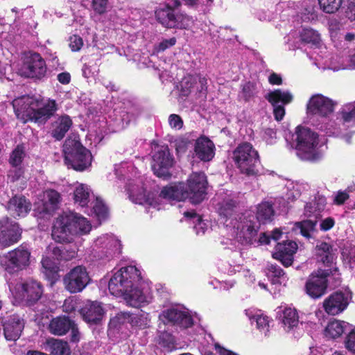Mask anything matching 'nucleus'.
<instances>
[{
	"mask_svg": "<svg viewBox=\"0 0 355 355\" xmlns=\"http://www.w3.org/2000/svg\"><path fill=\"white\" fill-rule=\"evenodd\" d=\"M73 124L71 117L67 114H62L56 117L51 124V136L57 141L62 140Z\"/></svg>",
	"mask_w": 355,
	"mask_h": 355,
	"instance_id": "26",
	"label": "nucleus"
},
{
	"mask_svg": "<svg viewBox=\"0 0 355 355\" xmlns=\"http://www.w3.org/2000/svg\"><path fill=\"white\" fill-rule=\"evenodd\" d=\"M299 33L300 40L304 43L315 46L320 42V34L313 28L303 27Z\"/></svg>",
	"mask_w": 355,
	"mask_h": 355,
	"instance_id": "41",
	"label": "nucleus"
},
{
	"mask_svg": "<svg viewBox=\"0 0 355 355\" xmlns=\"http://www.w3.org/2000/svg\"><path fill=\"white\" fill-rule=\"evenodd\" d=\"M92 229L89 222L76 213L64 214L57 218L52 230V238L58 243H71L73 236L86 234Z\"/></svg>",
	"mask_w": 355,
	"mask_h": 355,
	"instance_id": "3",
	"label": "nucleus"
},
{
	"mask_svg": "<svg viewBox=\"0 0 355 355\" xmlns=\"http://www.w3.org/2000/svg\"><path fill=\"white\" fill-rule=\"evenodd\" d=\"M0 227L2 228L0 233V245L2 247H9L21 239V229L8 217L0 219Z\"/></svg>",
	"mask_w": 355,
	"mask_h": 355,
	"instance_id": "16",
	"label": "nucleus"
},
{
	"mask_svg": "<svg viewBox=\"0 0 355 355\" xmlns=\"http://www.w3.org/2000/svg\"><path fill=\"white\" fill-rule=\"evenodd\" d=\"M17 117L24 123L28 121L44 124L58 110L55 100H44L40 96H22L12 101Z\"/></svg>",
	"mask_w": 355,
	"mask_h": 355,
	"instance_id": "1",
	"label": "nucleus"
},
{
	"mask_svg": "<svg viewBox=\"0 0 355 355\" xmlns=\"http://www.w3.org/2000/svg\"><path fill=\"white\" fill-rule=\"evenodd\" d=\"M123 296L127 302L132 306H137L146 301L145 295L141 290L138 288L137 284L130 288L127 294H124Z\"/></svg>",
	"mask_w": 355,
	"mask_h": 355,
	"instance_id": "37",
	"label": "nucleus"
},
{
	"mask_svg": "<svg viewBox=\"0 0 355 355\" xmlns=\"http://www.w3.org/2000/svg\"><path fill=\"white\" fill-rule=\"evenodd\" d=\"M73 321L68 317L59 316L53 318L49 324V329L51 334L58 336L66 334L72 327Z\"/></svg>",
	"mask_w": 355,
	"mask_h": 355,
	"instance_id": "32",
	"label": "nucleus"
},
{
	"mask_svg": "<svg viewBox=\"0 0 355 355\" xmlns=\"http://www.w3.org/2000/svg\"><path fill=\"white\" fill-rule=\"evenodd\" d=\"M320 6L327 13H334L342 4V0H318Z\"/></svg>",
	"mask_w": 355,
	"mask_h": 355,
	"instance_id": "48",
	"label": "nucleus"
},
{
	"mask_svg": "<svg viewBox=\"0 0 355 355\" xmlns=\"http://www.w3.org/2000/svg\"><path fill=\"white\" fill-rule=\"evenodd\" d=\"M330 274L335 273L330 270H318L312 272L306 282V294L313 299L320 298L326 294L328 286L327 277Z\"/></svg>",
	"mask_w": 355,
	"mask_h": 355,
	"instance_id": "11",
	"label": "nucleus"
},
{
	"mask_svg": "<svg viewBox=\"0 0 355 355\" xmlns=\"http://www.w3.org/2000/svg\"><path fill=\"white\" fill-rule=\"evenodd\" d=\"M94 257L99 259L112 257L121 252L120 241L112 234H104L94 241Z\"/></svg>",
	"mask_w": 355,
	"mask_h": 355,
	"instance_id": "14",
	"label": "nucleus"
},
{
	"mask_svg": "<svg viewBox=\"0 0 355 355\" xmlns=\"http://www.w3.org/2000/svg\"><path fill=\"white\" fill-rule=\"evenodd\" d=\"M89 280L86 268L82 266L73 268L63 278L64 288L71 293L82 291L89 284Z\"/></svg>",
	"mask_w": 355,
	"mask_h": 355,
	"instance_id": "13",
	"label": "nucleus"
},
{
	"mask_svg": "<svg viewBox=\"0 0 355 355\" xmlns=\"http://www.w3.org/2000/svg\"><path fill=\"white\" fill-rule=\"evenodd\" d=\"M233 159L242 173L248 175L258 173L259 155L251 144L245 142L239 144L233 152Z\"/></svg>",
	"mask_w": 355,
	"mask_h": 355,
	"instance_id": "8",
	"label": "nucleus"
},
{
	"mask_svg": "<svg viewBox=\"0 0 355 355\" xmlns=\"http://www.w3.org/2000/svg\"><path fill=\"white\" fill-rule=\"evenodd\" d=\"M345 13L349 19L351 21L355 20V0H348V5Z\"/></svg>",
	"mask_w": 355,
	"mask_h": 355,
	"instance_id": "63",
	"label": "nucleus"
},
{
	"mask_svg": "<svg viewBox=\"0 0 355 355\" xmlns=\"http://www.w3.org/2000/svg\"><path fill=\"white\" fill-rule=\"evenodd\" d=\"M207 178L204 173H193L187 180L186 189L188 190L189 198L193 204L201 202L206 195Z\"/></svg>",
	"mask_w": 355,
	"mask_h": 355,
	"instance_id": "15",
	"label": "nucleus"
},
{
	"mask_svg": "<svg viewBox=\"0 0 355 355\" xmlns=\"http://www.w3.org/2000/svg\"><path fill=\"white\" fill-rule=\"evenodd\" d=\"M257 93L256 84L248 82L242 87V90L240 93V97L243 98L245 101H249L253 98Z\"/></svg>",
	"mask_w": 355,
	"mask_h": 355,
	"instance_id": "50",
	"label": "nucleus"
},
{
	"mask_svg": "<svg viewBox=\"0 0 355 355\" xmlns=\"http://www.w3.org/2000/svg\"><path fill=\"white\" fill-rule=\"evenodd\" d=\"M173 165V159L166 146H157L153 155L152 169L154 174L164 180L171 177L170 168Z\"/></svg>",
	"mask_w": 355,
	"mask_h": 355,
	"instance_id": "12",
	"label": "nucleus"
},
{
	"mask_svg": "<svg viewBox=\"0 0 355 355\" xmlns=\"http://www.w3.org/2000/svg\"><path fill=\"white\" fill-rule=\"evenodd\" d=\"M286 141L291 148L296 150L299 158L305 161H317L322 157L318 148V135L310 128L299 125L293 134L288 133Z\"/></svg>",
	"mask_w": 355,
	"mask_h": 355,
	"instance_id": "2",
	"label": "nucleus"
},
{
	"mask_svg": "<svg viewBox=\"0 0 355 355\" xmlns=\"http://www.w3.org/2000/svg\"><path fill=\"white\" fill-rule=\"evenodd\" d=\"M64 162L68 168L83 171L91 166L92 154L76 138H68L63 145Z\"/></svg>",
	"mask_w": 355,
	"mask_h": 355,
	"instance_id": "5",
	"label": "nucleus"
},
{
	"mask_svg": "<svg viewBox=\"0 0 355 355\" xmlns=\"http://www.w3.org/2000/svg\"><path fill=\"white\" fill-rule=\"evenodd\" d=\"M266 98L273 106V113L275 119L281 121L285 115L284 105L292 101L293 95L288 91L275 89L270 92Z\"/></svg>",
	"mask_w": 355,
	"mask_h": 355,
	"instance_id": "20",
	"label": "nucleus"
},
{
	"mask_svg": "<svg viewBox=\"0 0 355 355\" xmlns=\"http://www.w3.org/2000/svg\"><path fill=\"white\" fill-rule=\"evenodd\" d=\"M7 209L14 216H25L31 209V204L22 196H15L8 202Z\"/></svg>",
	"mask_w": 355,
	"mask_h": 355,
	"instance_id": "31",
	"label": "nucleus"
},
{
	"mask_svg": "<svg viewBox=\"0 0 355 355\" xmlns=\"http://www.w3.org/2000/svg\"><path fill=\"white\" fill-rule=\"evenodd\" d=\"M349 331V332L345 340V345L349 351L355 353V330L350 329Z\"/></svg>",
	"mask_w": 355,
	"mask_h": 355,
	"instance_id": "59",
	"label": "nucleus"
},
{
	"mask_svg": "<svg viewBox=\"0 0 355 355\" xmlns=\"http://www.w3.org/2000/svg\"><path fill=\"white\" fill-rule=\"evenodd\" d=\"M234 228L236 230V237L243 245L253 244H268L269 236L266 233H261L257 237L260 225L252 213H245L241 218L239 221L236 222Z\"/></svg>",
	"mask_w": 355,
	"mask_h": 355,
	"instance_id": "4",
	"label": "nucleus"
},
{
	"mask_svg": "<svg viewBox=\"0 0 355 355\" xmlns=\"http://www.w3.org/2000/svg\"><path fill=\"white\" fill-rule=\"evenodd\" d=\"M297 245L292 241L278 243L272 257L279 260L284 266H290L293 262V255L296 252Z\"/></svg>",
	"mask_w": 355,
	"mask_h": 355,
	"instance_id": "23",
	"label": "nucleus"
},
{
	"mask_svg": "<svg viewBox=\"0 0 355 355\" xmlns=\"http://www.w3.org/2000/svg\"><path fill=\"white\" fill-rule=\"evenodd\" d=\"M160 196L168 200L182 201L189 198V193L186 189V184L179 182L164 187L161 191Z\"/></svg>",
	"mask_w": 355,
	"mask_h": 355,
	"instance_id": "30",
	"label": "nucleus"
},
{
	"mask_svg": "<svg viewBox=\"0 0 355 355\" xmlns=\"http://www.w3.org/2000/svg\"><path fill=\"white\" fill-rule=\"evenodd\" d=\"M78 253L76 245L55 247L53 249V254L57 259L69 261L75 258Z\"/></svg>",
	"mask_w": 355,
	"mask_h": 355,
	"instance_id": "36",
	"label": "nucleus"
},
{
	"mask_svg": "<svg viewBox=\"0 0 355 355\" xmlns=\"http://www.w3.org/2000/svg\"><path fill=\"white\" fill-rule=\"evenodd\" d=\"M164 323H171L182 328H188L193 324V319L186 311L176 308L168 309L159 316Z\"/></svg>",
	"mask_w": 355,
	"mask_h": 355,
	"instance_id": "22",
	"label": "nucleus"
},
{
	"mask_svg": "<svg viewBox=\"0 0 355 355\" xmlns=\"http://www.w3.org/2000/svg\"><path fill=\"white\" fill-rule=\"evenodd\" d=\"M214 144L207 137L198 138L195 144L196 156L202 161H210L214 156Z\"/></svg>",
	"mask_w": 355,
	"mask_h": 355,
	"instance_id": "29",
	"label": "nucleus"
},
{
	"mask_svg": "<svg viewBox=\"0 0 355 355\" xmlns=\"http://www.w3.org/2000/svg\"><path fill=\"white\" fill-rule=\"evenodd\" d=\"M334 103L322 94H315L309 99L306 106L307 113L318 115L324 121L334 112Z\"/></svg>",
	"mask_w": 355,
	"mask_h": 355,
	"instance_id": "17",
	"label": "nucleus"
},
{
	"mask_svg": "<svg viewBox=\"0 0 355 355\" xmlns=\"http://www.w3.org/2000/svg\"><path fill=\"white\" fill-rule=\"evenodd\" d=\"M282 323L286 331L297 328L299 324V317L295 309L286 308L283 311Z\"/></svg>",
	"mask_w": 355,
	"mask_h": 355,
	"instance_id": "38",
	"label": "nucleus"
},
{
	"mask_svg": "<svg viewBox=\"0 0 355 355\" xmlns=\"http://www.w3.org/2000/svg\"><path fill=\"white\" fill-rule=\"evenodd\" d=\"M342 119L344 122L349 123L355 121V104L346 105L342 112Z\"/></svg>",
	"mask_w": 355,
	"mask_h": 355,
	"instance_id": "54",
	"label": "nucleus"
},
{
	"mask_svg": "<svg viewBox=\"0 0 355 355\" xmlns=\"http://www.w3.org/2000/svg\"><path fill=\"white\" fill-rule=\"evenodd\" d=\"M141 279V273L135 266L123 267L110 279L108 288L112 295L116 297L123 296Z\"/></svg>",
	"mask_w": 355,
	"mask_h": 355,
	"instance_id": "7",
	"label": "nucleus"
},
{
	"mask_svg": "<svg viewBox=\"0 0 355 355\" xmlns=\"http://www.w3.org/2000/svg\"><path fill=\"white\" fill-rule=\"evenodd\" d=\"M251 324L256 323V327L259 331L264 334L265 336H268L270 329V320L268 318L263 315H256L250 318Z\"/></svg>",
	"mask_w": 355,
	"mask_h": 355,
	"instance_id": "44",
	"label": "nucleus"
},
{
	"mask_svg": "<svg viewBox=\"0 0 355 355\" xmlns=\"http://www.w3.org/2000/svg\"><path fill=\"white\" fill-rule=\"evenodd\" d=\"M69 45L72 51H78L83 45V39L77 35H73L69 37Z\"/></svg>",
	"mask_w": 355,
	"mask_h": 355,
	"instance_id": "56",
	"label": "nucleus"
},
{
	"mask_svg": "<svg viewBox=\"0 0 355 355\" xmlns=\"http://www.w3.org/2000/svg\"><path fill=\"white\" fill-rule=\"evenodd\" d=\"M326 204V198L322 196H318L313 200L306 203L304 214L309 219L295 223L293 230L299 232L306 238H311L316 232L317 219L321 216Z\"/></svg>",
	"mask_w": 355,
	"mask_h": 355,
	"instance_id": "6",
	"label": "nucleus"
},
{
	"mask_svg": "<svg viewBox=\"0 0 355 355\" xmlns=\"http://www.w3.org/2000/svg\"><path fill=\"white\" fill-rule=\"evenodd\" d=\"M45 198L46 202L51 205L50 207H46L44 208L46 212L53 210L60 200V193L55 190H47L45 193Z\"/></svg>",
	"mask_w": 355,
	"mask_h": 355,
	"instance_id": "49",
	"label": "nucleus"
},
{
	"mask_svg": "<svg viewBox=\"0 0 355 355\" xmlns=\"http://www.w3.org/2000/svg\"><path fill=\"white\" fill-rule=\"evenodd\" d=\"M92 191L90 188L85 184H77L73 191V200L75 203L81 207L88 205Z\"/></svg>",
	"mask_w": 355,
	"mask_h": 355,
	"instance_id": "35",
	"label": "nucleus"
},
{
	"mask_svg": "<svg viewBox=\"0 0 355 355\" xmlns=\"http://www.w3.org/2000/svg\"><path fill=\"white\" fill-rule=\"evenodd\" d=\"M266 275L273 284H281L286 282L287 279L285 272L281 267L275 264H270L268 266Z\"/></svg>",
	"mask_w": 355,
	"mask_h": 355,
	"instance_id": "40",
	"label": "nucleus"
},
{
	"mask_svg": "<svg viewBox=\"0 0 355 355\" xmlns=\"http://www.w3.org/2000/svg\"><path fill=\"white\" fill-rule=\"evenodd\" d=\"M24 327V320L19 315H12L3 324L5 338L8 340H17L20 337Z\"/></svg>",
	"mask_w": 355,
	"mask_h": 355,
	"instance_id": "27",
	"label": "nucleus"
},
{
	"mask_svg": "<svg viewBox=\"0 0 355 355\" xmlns=\"http://www.w3.org/2000/svg\"><path fill=\"white\" fill-rule=\"evenodd\" d=\"M157 21L168 28L188 29L193 22V19L178 10L173 8L169 4L155 11Z\"/></svg>",
	"mask_w": 355,
	"mask_h": 355,
	"instance_id": "9",
	"label": "nucleus"
},
{
	"mask_svg": "<svg viewBox=\"0 0 355 355\" xmlns=\"http://www.w3.org/2000/svg\"><path fill=\"white\" fill-rule=\"evenodd\" d=\"M264 139L268 144H273L277 139L276 131L272 128H266L263 135Z\"/></svg>",
	"mask_w": 355,
	"mask_h": 355,
	"instance_id": "60",
	"label": "nucleus"
},
{
	"mask_svg": "<svg viewBox=\"0 0 355 355\" xmlns=\"http://www.w3.org/2000/svg\"><path fill=\"white\" fill-rule=\"evenodd\" d=\"M52 355H70V348L67 342L61 340H53L50 343Z\"/></svg>",
	"mask_w": 355,
	"mask_h": 355,
	"instance_id": "43",
	"label": "nucleus"
},
{
	"mask_svg": "<svg viewBox=\"0 0 355 355\" xmlns=\"http://www.w3.org/2000/svg\"><path fill=\"white\" fill-rule=\"evenodd\" d=\"M316 253L319 261L324 264L329 265L333 263L334 255L332 253V248L329 244L322 242L317 245Z\"/></svg>",
	"mask_w": 355,
	"mask_h": 355,
	"instance_id": "39",
	"label": "nucleus"
},
{
	"mask_svg": "<svg viewBox=\"0 0 355 355\" xmlns=\"http://www.w3.org/2000/svg\"><path fill=\"white\" fill-rule=\"evenodd\" d=\"M80 314L87 324L97 325L101 323L105 311L100 302L88 301L81 309Z\"/></svg>",
	"mask_w": 355,
	"mask_h": 355,
	"instance_id": "24",
	"label": "nucleus"
},
{
	"mask_svg": "<svg viewBox=\"0 0 355 355\" xmlns=\"http://www.w3.org/2000/svg\"><path fill=\"white\" fill-rule=\"evenodd\" d=\"M350 299L349 293L335 292L324 301L323 307L328 314L335 315L347 308Z\"/></svg>",
	"mask_w": 355,
	"mask_h": 355,
	"instance_id": "21",
	"label": "nucleus"
},
{
	"mask_svg": "<svg viewBox=\"0 0 355 355\" xmlns=\"http://www.w3.org/2000/svg\"><path fill=\"white\" fill-rule=\"evenodd\" d=\"M129 192L130 198L135 203L143 204L146 201V195L144 192H140L137 195L130 189L129 190Z\"/></svg>",
	"mask_w": 355,
	"mask_h": 355,
	"instance_id": "62",
	"label": "nucleus"
},
{
	"mask_svg": "<svg viewBox=\"0 0 355 355\" xmlns=\"http://www.w3.org/2000/svg\"><path fill=\"white\" fill-rule=\"evenodd\" d=\"M108 0H92L94 10L101 15L106 12Z\"/></svg>",
	"mask_w": 355,
	"mask_h": 355,
	"instance_id": "58",
	"label": "nucleus"
},
{
	"mask_svg": "<svg viewBox=\"0 0 355 355\" xmlns=\"http://www.w3.org/2000/svg\"><path fill=\"white\" fill-rule=\"evenodd\" d=\"M168 123L171 128L180 130L183 126L182 118L175 114H172L168 116Z\"/></svg>",
	"mask_w": 355,
	"mask_h": 355,
	"instance_id": "57",
	"label": "nucleus"
},
{
	"mask_svg": "<svg viewBox=\"0 0 355 355\" xmlns=\"http://www.w3.org/2000/svg\"><path fill=\"white\" fill-rule=\"evenodd\" d=\"M334 224H335V221H334V218H332L331 217H328V218L324 219L323 220H322V222L320 223V229L322 231H328L334 227Z\"/></svg>",
	"mask_w": 355,
	"mask_h": 355,
	"instance_id": "64",
	"label": "nucleus"
},
{
	"mask_svg": "<svg viewBox=\"0 0 355 355\" xmlns=\"http://www.w3.org/2000/svg\"><path fill=\"white\" fill-rule=\"evenodd\" d=\"M350 197L354 199L352 207L355 209V183L349 185L345 191H338L334 197V202L343 205Z\"/></svg>",
	"mask_w": 355,
	"mask_h": 355,
	"instance_id": "42",
	"label": "nucleus"
},
{
	"mask_svg": "<svg viewBox=\"0 0 355 355\" xmlns=\"http://www.w3.org/2000/svg\"><path fill=\"white\" fill-rule=\"evenodd\" d=\"M148 314L147 313H130L128 312H121L118 313L114 318L111 320V324H125L129 323L132 326L145 328L149 322Z\"/></svg>",
	"mask_w": 355,
	"mask_h": 355,
	"instance_id": "25",
	"label": "nucleus"
},
{
	"mask_svg": "<svg viewBox=\"0 0 355 355\" xmlns=\"http://www.w3.org/2000/svg\"><path fill=\"white\" fill-rule=\"evenodd\" d=\"M31 252L21 245L1 257L0 264L8 273L13 274L26 269L30 264Z\"/></svg>",
	"mask_w": 355,
	"mask_h": 355,
	"instance_id": "10",
	"label": "nucleus"
},
{
	"mask_svg": "<svg viewBox=\"0 0 355 355\" xmlns=\"http://www.w3.org/2000/svg\"><path fill=\"white\" fill-rule=\"evenodd\" d=\"M17 289L19 291L18 297L29 306L37 304L43 293L42 284L33 280L18 284Z\"/></svg>",
	"mask_w": 355,
	"mask_h": 355,
	"instance_id": "18",
	"label": "nucleus"
},
{
	"mask_svg": "<svg viewBox=\"0 0 355 355\" xmlns=\"http://www.w3.org/2000/svg\"><path fill=\"white\" fill-rule=\"evenodd\" d=\"M275 211L272 205L269 202H262L257 207L256 220L259 225L270 223L272 220Z\"/></svg>",
	"mask_w": 355,
	"mask_h": 355,
	"instance_id": "34",
	"label": "nucleus"
},
{
	"mask_svg": "<svg viewBox=\"0 0 355 355\" xmlns=\"http://www.w3.org/2000/svg\"><path fill=\"white\" fill-rule=\"evenodd\" d=\"M176 38L174 37L170 39H164L155 45V49L157 52L164 51L167 49L174 46L176 44Z\"/></svg>",
	"mask_w": 355,
	"mask_h": 355,
	"instance_id": "55",
	"label": "nucleus"
},
{
	"mask_svg": "<svg viewBox=\"0 0 355 355\" xmlns=\"http://www.w3.org/2000/svg\"><path fill=\"white\" fill-rule=\"evenodd\" d=\"M93 209L96 215L99 218L104 219L106 218L108 212V209L107 207L104 203V202L101 198H96L94 205L93 206Z\"/></svg>",
	"mask_w": 355,
	"mask_h": 355,
	"instance_id": "51",
	"label": "nucleus"
},
{
	"mask_svg": "<svg viewBox=\"0 0 355 355\" xmlns=\"http://www.w3.org/2000/svg\"><path fill=\"white\" fill-rule=\"evenodd\" d=\"M349 330H350L349 323L345 321L334 320L328 323L325 328L324 335L327 338L335 339Z\"/></svg>",
	"mask_w": 355,
	"mask_h": 355,
	"instance_id": "33",
	"label": "nucleus"
},
{
	"mask_svg": "<svg viewBox=\"0 0 355 355\" xmlns=\"http://www.w3.org/2000/svg\"><path fill=\"white\" fill-rule=\"evenodd\" d=\"M24 148L23 146L18 145L12 152L9 162L13 167L19 166L24 157Z\"/></svg>",
	"mask_w": 355,
	"mask_h": 355,
	"instance_id": "46",
	"label": "nucleus"
},
{
	"mask_svg": "<svg viewBox=\"0 0 355 355\" xmlns=\"http://www.w3.org/2000/svg\"><path fill=\"white\" fill-rule=\"evenodd\" d=\"M159 340L163 343L164 345H168L174 343V338L172 334L166 331H159Z\"/></svg>",
	"mask_w": 355,
	"mask_h": 355,
	"instance_id": "61",
	"label": "nucleus"
},
{
	"mask_svg": "<svg viewBox=\"0 0 355 355\" xmlns=\"http://www.w3.org/2000/svg\"><path fill=\"white\" fill-rule=\"evenodd\" d=\"M239 196L237 193L227 194L221 202H218L217 211L221 217L228 218L232 217L236 211L239 202Z\"/></svg>",
	"mask_w": 355,
	"mask_h": 355,
	"instance_id": "28",
	"label": "nucleus"
},
{
	"mask_svg": "<svg viewBox=\"0 0 355 355\" xmlns=\"http://www.w3.org/2000/svg\"><path fill=\"white\" fill-rule=\"evenodd\" d=\"M184 216L190 218H196L197 223L195 225L194 228L198 234H204L207 230V225L204 223L200 217L196 214L194 211H186L184 212Z\"/></svg>",
	"mask_w": 355,
	"mask_h": 355,
	"instance_id": "52",
	"label": "nucleus"
},
{
	"mask_svg": "<svg viewBox=\"0 0 355 355\" xmlns=\"http://www.w3.org/2000/svg\"><path fill=\"white\" fill-rule=\"evenodd\" d=\"M345 264L348 265L350 269L355 268V247L349 245L345 247L342 252Z\"/></svg>",
	"mask_w": 355,
	"mask_h": 355,
	"instance_id": "47",
	"label": "nucleus"
},
{
	"mask_svg": "<svg viewBox=\"0 0 355 355\" xmlns=\"http://www.w3.org/2000/svg\"><path fill=\"white\" fill-rule=\"evenodd\" d=\"M22 73L28 78H42L46 73L44 60L37 53H31L23 65Z\"/></svg>",
	"mask_w": 355,
	"mask_h": 355,
	"instance_id": "19",
	"label": "nucleus"
},
{
	"mask_svg": "<svg viewBox=\"0 0 355 355\" xmlns=\"http://www.w3.org/2000/svg\"><path fill=\"white\" fill-rule=\"evenodd\" d=\"M286 198L287 200L293 201L298 198L301 195V186L298 183L288 182L286 184Z\"/></svg>",
	"mask_w": 355,
	"mask_h": 355,
	"instance_id": "45",
	"label": "nucleus"
},
{
	"mask_svg": "<svg viewBox=\"0 0 355 355\" xmlns=\"http://www.w3.org/2000/svg\"><path fill=\"white\" fill-rule=\"evenodd\" d=\"M10 71L11 67L4 59V52L0 45V78H5L8 80H11L12 78L7 75V72Z\"/></svg>",
	"mask_w": 355,
	"mask_h": 355,
	"instance_id": "53",
	"label": "nucleus"
}]
</instances>
